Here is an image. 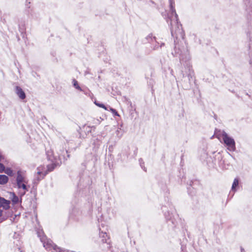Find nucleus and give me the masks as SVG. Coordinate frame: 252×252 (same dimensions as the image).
<instances>
[{"label": "nucleus", "instance_id": "21", "mask_svg": "<svg viewBox=\"0 0 252 252\" xmlns=\"http://www.w3.org/2000/svg\"><path fill=\"white\" fill-rule=\"evenodd\" d=\"M142 161H143V160L141 158H140L139 159V162H140V166H141L142 168H143L144 169V170L146 171V170L145 169V168L143 167V165H142V162H141Z\"/></svg>", "mask_w": 252, "mask_h": 252}, {"label": "nucleus", "instance_id": "18", "mask_svg": "<svg viewBox=\"0 0 252 252\" xmlns=\"http://www.w3.org/2000/svg\"><path fill=\"white\" fill-rule=\"evenodd\" d=\"M95 104L96 105H97V106L99 107H101V108H104V109L105 110H107V107L102 103H100L99 102H97L96 101H95L94 102Z\"/></svg>", "mask_w": 252, "mask_h": 252}, {"label": "nucleus", "instance_id": "1", "mask_svg": "<svg viewBox=\"0 0 252 252\" xmlns=\"http://www.w3.org/2000/svg\"><path fill=\"white\" fill-rule=\"evenodd\" d=\"M170 14L168 16V19L170 20V24L171 26V32L172 36L176 38L175 40L174 53H172L174 56H179L180 62H183L184 59L189 60V55L188 51L184 46L180 47L176 40L178 39L184 38V34L182 29V26L178 23V15L176 12L175 9L173 5V1L170 0Z\"/></svg>", "mask_w": 252, "mask_h": 252}, {"label": "nucleus", "instance_id": "5", "mask_svg": "<svg viewBox=\"0 0 252 252\" xmlns=\"http://www.w3.org/2000/svg\"><path fill=\"white\" fill-rule=\"evenodd\" d=\"M245 5V10L248 18H252V0H243Z\"/></svg>", "mask_w": 252, "mask_h": 252}, {"label": "nucleus", "instance_id": "22", "mask_svg": "<svg viewBox=\"0 0 252 252\" xmlns=\"http://www.w3.org/2000/svg\"><path fill=\"white\" fill-rule=\"evenodd\" d=\"M2 159H3V157L2 155H1V154L0 153V161H1Z\"/></svg>", "mask_w": 252, "mask_h": 252}, {"label": "nucleus", "instance_id": "25", "mask_svg": "<svg viewBox=\"0 0 252 252\" xmlns=\"http://www.w3.org/2000/svg\"><path fill=\"white\" fill-rule=\"evenodd\" d=\"M2 215V211L0 210V216Z\"/></svg>", "mask_w": 252, "mask_h": 252}, {"label": "nucleus", "instance_id": "14", "mask_svg": "<svg viewBox=\"0 0 252 252\" xmlns=\"http://www.w3.org/2000/svg\"><path fill=\"white\" fill-rule=\"evenodd\" d=\"M238 185H239V180L238 179L235 178L234 180L233 183L232 184V188H231L232 190L235 191L236 190L235 188L236 187H237L238 186Z\"/></svg>", "mask_w": 252, "mask_h": 252}, {"label": "nucleus", "instance_id": "12", "mask_svg": "<svg viewBox=\"0 0 252 252\" xmlns=\"http://www.w3.org/2000/svg\"><path fill=\"white\" fill-rule=\"evenodd\" d=\"M8 178L5 175H0V184L4 185L7 183Z\"/></svg>", "mask_w": 252, "mask_h": 252}, {"label": "nucleus", "instance_id": "3", "mask_svg": "<svg viewBox=\"0 0 252 252\" xmlns=\"http://www.w3.org/2000/svg\"><path fill=\"white\" fill-rule=\"evenodd\" d=\"M221 135L225 145L227 146V149L231 152L236 150L235 142L234 139L230 137L224 131L221 132Z\"/></svg>", "mask_w": 252, "mask_h": 252}, {"label": "nucleus", "instance_id": "24", "mask_svg": "<svg viewBox=\"0 0 252 252\" xmlns=\"http://www.w3.org/2000/svg\"><path fill=\"white\" fill-rule=\"evenodd\" d=\"M17 250H18V251L19 252H21V249L20 248H17Z\"/></svg>", "mask_w": 252, "mask_h": 252}, {"label": "nucleus", "instance_id": "15", "mask_svg": "<svg viewBox=\"0 0 252 252\" xmlns=\"http://www.w3.org/2000/svg\"><path fill=\"white\" fill-rule=\"evenodd\" d=\"M73 85L76 89L82 91V89L80 88L79 85H78V82L75 79H73L72 81Z\"/></svg>", "mask_w": 252, "mask_h": 252}, {"label": "nucleus", "instance_id": "6", "mask_svg": "<svg viewBox=\"0 0 252 252\" xmlns=\"http://www.w3.org/2000/svg\"><path fill=\"white\" fill-rule=\"evenodd\" d=\"M37 175L35 176L34 179V183H37L39 181L43 179V178L46 176L47 174V172H43L41 171L40 168L38 167L37 169Z\"/></svg>", "mask_w": 252, "mask_h": 252}, {"label": "nucleus", "instance_id": "26", "mask_svg": "<svg viewBox=\"0 0 252 252\" xmlns=\"http://www.w3.org/2000/svg\"><path fill=\"white\" fill-rule=\"evenodd\" d=\"M166 219H168V220H170V219H171V218H168L166 216Z\"/></svg>", "mask_w": 252, "mask_h": 252}, {"label": "nucleus", "instance_id": "8", "mask_svg": "<svg viewBox=\"0 0 252 252\" xmlns=\"http://www.w3.org/2000/svg\"><path fill=\"white\" fill-rule=\"evenodd\" d=\"M10 201L5 199L4 198L0 197V207L4 209H8L9 208Z\"/></svg>", "mask_w": 252, "mask_h": 252}, {"label": "nucleus", "instance_id": "10", "mask_svg": "<svg viewBox=\"0 0 252 252\" xmlns=\"http://www.w3.org/2000/svg\"><path fill=\"white\" fill-rule=\"evenodd\" d=\"M186 69L187 70V73L189 81L190 82V79H192L194 76L193 71L192 70L191 66L188 64H187Z\"/></svg>", "mask_w": 252, "mask_h": 252}, {"label": "nucleus", "instance_id": "17", "mask_svg": "<svg viewBox=\"0 0 252 252\" xmlns=\"http://www.w3.org/2000/svg\"><path fill=\"white\" fill-rule=\"evenodd\" d=\"M12 201L14 203H17L19 201L18 197L17 196H16L14 193L12 194Z\"/></svg>", "mask_w": 252, "mask_h": 252}, {"label": "nucleus", "instance_id": "19", "mask_svg": "<svg viewBox=\"0 0 252 252\" xmlns=\"http://www.w3.org/2000/svg\"><path fill=\"white\" fill-rule=\"evenodd\" d=\"M110 110L114 114V115L119 116L117 111L115 109L110 107Z\"/></svg>", "mask_w": 252, "mask_h": 252}, {"label": "nucleus", "instance_id": "23", "mask_svg": "<svg viewBox=\"0 0 252 252\" xmlns=\"http://www.w3.org/2000/svg\"><path fill=\"white\" fill-rule=\"evenodd\" d=\"M241 252H246L244 249L242 247H241Z\"/></svg>", "mask_w": 252, "mask_h": 252}, {"label": "nucleus", "instance_id": "20", "mask_svg": "<svg viewBox=\"0 0 252 252\" xmlns=\"http://www.w3.org/2000/svg\"><path fill=\"white\" fill-rule=\"evenodd\" d=\"M4 169H5V167L3 165V164L0 163V173H2V172H3Z\"/></svg>", "mask_w": 252, "mask_h": 252}, {"label": "nucleus", "instance_id": "16", "mask_svg": "<svg viewBox=\"0 0 252 252\" xmlns=\"http://www.w3.org/2000/svg\"><path fill=\"white\" fill-rule=\"evenodd\" d=\"M4 172L8 176H12L13 175V171L10 168H6L4 169Z\"/></svg>", "mask_w": 252, "mask_h": 252}, {"label": "nucleus", "instance_id": "13", "mask_svg": "<svg viewBox=\"0 0 252 252\" xmlns=\"http://www.w3.org/2000/svg\"><path fill=\"white\" fill-rule=\"evenodd\" d=\"M26 183H27L25 182L17 184L18 188H20V189L22 188L24 190V194L25 193L26 191L28 190V188L26 185Z\"/></svg>", "mask_w": 252, "mask_h": 252}, {"label": "nucleus", "instance_id": "2", "mask_svg": "<svg viewBox=\"0 0 252 252\" xmlns=\"http://www.w3.org/2000/svg\"><path fill=\"white\" fill-rule=\"evenodd\" d=\"M38 236L40 237V241L43 243V247L46 249L50 250L51 249L56 251L58 252H67L65 250H62L54 244L50 239H48L44 235L41 236L38 233Z\"/></svg>", "mask_w": 252, "mask_h": 252}, {"label": "nucleus", "instance_id": "7", "mask_svg": "<svg viewBox=\"0 0 252 252\" xmlns=\"http://www.w3.org/2000/svg\"><path fill=\"white\" fill-rule=\"evenodd\" d=\"M99 237L102 239L101 242H102V243H106L107 249H110V246L109 244V242H107V239L108 238L106 233L103 232H100Z\"/></svg>", "mask_w": 252, "mask_h": 252}, {"label": "nucleus", "instance_id": "4", "mask_svg": "<svg viewBox=\"0 0 252 252\" xmlns=\"http://www.w3.org/2000/svg\"><path fill=\"white\" fill-rule=\"evenodd\" d=\"M48 158L49 160H51L52 163L48 164L47 166V170L48 172H51L54 170L55 167L59 165L60 164L59 160L54 157H51L52 155V152H48L47 153Z\"/></svg>", "mask_w": 252, "mask_h": 252}, {"label": "nucleus", "instance_id": "9", "mask_svg": "<svg viewBox=\"0 0 252 252\" xmlns=\"http://www.w3.org/2000/svg\"><path fill=\"white\" fill-rule=\"evenodd\" d=\"M15 92L18 96L22 99H24L26 97V94L23 90L19 86L16 87Z\"/></svg>", "mask_w": 252, "mask_h": 252}, {"label": "nucleus", "instance_id": "11", "mask_svg": "<svg viewBox=\"0 0 252 252\" xmlns=\"http://www.w3.org/2000/svg\"><path fill=\"white\" fill-rule=\"evenodd\" d=\"M17 184L25 182V180L24 177L21 174L20 171H18L17 173V176L16 178Z\"/></svg>", "mask_w": 252, "mask_h": 252}, {"label": "nucleus", "instance_id": "27", "mask_svg": "<svg viewBox=\"0 0 252 252\" xmlns=\"http://www.w3.org/2000/svg\"><path fill=\"white\" fill-rule=\"evenodd\" d=\"M185 76L184 74H183V77H184Z\"/></svg>", "mask_w": 252, "mask_h": 252}]
</instances>
